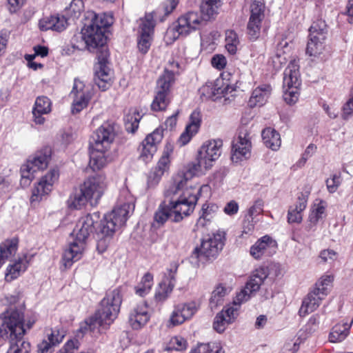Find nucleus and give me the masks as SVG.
<instances>
[{"mask_svg": "<svg viewBox=\"0 0 353 353\" xmlns=\"http://www.w3.org/2000/svg\"><path fill=\"white\" fill-rule=\"evenodd\" d=\"M134 208V205L132 203H124L105 214L103 220L100 219L99 212L81 217L72 233L74 239L63 254L62 261L65 268H70L82 257L86 248V241L94 231L97 238V249L99 253L104 252L115 231L125 224L130 212L133 211Z\"/></svg>", "mask_w": 353, "mask_h": 353, "instance_id": "nucleus-1", "label": "nucleus"}, {"mask_svg": "<svg viewBox=\"0 0 353 353\" xmlns=\"http://www.w3.org/2000/svg\"><path fill=\"white\" fill-rule=\"evenodd\" d=\"M86 22L81 30V46L79 48H87L90 51L97 49L98 62L94 66V83L102 91L107 90L111 85V74L107 64L109 52L106 44L105 29L112 23V18L105 19L93 12H88Z\"/></svg>", "mask_w": 353, "mask_h": 353, "instance_id": "nucleus-2", "label": "nucleus"}, {"mask_svg": "<svg viewBox=\"0 0 353 353\" xmlns=\"http://www.w3.org/2000/svg\"><path fill=\"white\" fill-rule=\"evenodd\" d=\"M184 183L182 179H176L165 190V200L154 214V225H163L168 220L174 223L181 221L193 212L201 192H208L210 190L208 185H203L199 188H186L181 193Z\"/></svg>", "mask_w": 353, "mask_h": 353, "instance_id": "nucleus-3", "label": "nucleus"}, {"mask_svg": "<svg viewBox=\"0 0 353 353\" xmlns=\"http://www.w3.org/2000/svg\"><path fill=\"white\" fill-rule=\"evenodd\" d=\"M121 302L119 289L108 292L101 300L100 307L95 314L81 324L79 331L83 334L88 331L94 332L97 329L99 332H101V328L107 329L117 319Z\"/></svg>", "mask_w": 353, "mask_h": 353, "instance_id": "nucleus-4", "label": "nucleus"}, {"mask_svg": "<svg viewBox=\"0 0 353 353\" xmlns=\"http://www.w3.org/2000/svg\"><path fill=\"white\" fill-rule=\"evenodd\" d=\"M223 141L221 139H212L205 141L201 147L197 163L190 166L184 177L188 180L194 175L205 173L212 167V162L217 160L222 152Z\"/></svg>", "mask_w": 353, "mask_h": 353, "instance_id": "nucleus-5", "label": "nucleus"}, {"mask_svg": "<svg viewBox=\"0 0 353 353\" xmlns=\"http://www.w3.org/2000/svg\"><path fill=\"white\" fill-rule=\"evenodd\" d=\"M26 330L23 315L16 310H9L0 315V337L10 341L23 338Z\"/></svg>", "mask_w": 353, "mask_h": 353, "instance_id": "nucleus-6", "label": "nucleus"}, {"mask_svg": "<svg viewBox=\"0 0 353 353\" xmlns=\"http://www.w3.org/2000/svg\"><path fill=\"white\" fill-rule=\"evenodd\" d=\"M225 244V232L218 230L210 235L208 239L202 241L201 246L196 247L192 252L190 259L192 263L198 264L199 262L215 259Z\"/></svg>", "mask_w": 353, "mask_h": 353, "instance_id": "nucleus-7", "label": "nucleus"}, {"mask_svg": "<svg viewBox=\"0 0 353 353\" xmlns=\"http://www.w3.org/2000/svg\"><path fill=\"white\" fill-rule=\"evenodd\" d=\"M252 137L250 127L243 123V120H241V124L238 128L237 136L232 141L231 159L233 162L239 163L250 157Z\"/></svg>", "mask_w": 353, "mask_h": 353, "instance_id": "nucleus-8", "label": "nucleus"}, {"mask_svg": "<svg viewBox=\"0 0 353 353\" xmlns=\"http://www.w3.org/2000/svg\"><path fill=\"white\" fill-rule=\"evenodd\" d=\"M209 19L208 17L201 16L196 12H188L178 19L176 25L173 28L167 31L166 37H172L175 40L179 35L186 36L200 28L204 21Z\"/></svg>", "mask_w": 353, "mask_h": 353, "instance_id": "nucleus-9", "label": "nucleus"}, {"mask_svg": "<svg viewBox=\"0 0 353 353\" xmlns=\"http://www.w3.org/2000/svg\"><path fill=\"white\" fill-rule=\"evenodd\" d=\"M50 154V149L46 148L35 153L27 161L26 163L21 167V184L22 185L28 186L34 179V174L37 171L43 170L48 167Z\"/></svg>", "mask_w": 353, "mask_h": 353, "instance_id": "nucleus-10", "label": "nucleus"}, {"mask_svg": "<svg viewBox=\"0 0 353 353\" xmlns=\"http://www.w3.org/2000/svg\"><path fill=\"white\" fill-rule=\"evenodd\" d=\"M174 81V71L165 69L163 74L159 78L154 99L151 104L153 111L165 110L170 103V87Z\"/></svg>", "mask_w": 353, "mask_h": 353, "instance_id": "nucleus-11", "label": "nucleus"}, {"mask_svg": "<svg viewBox=\"0 0 353 353\" xmlns=\"http://www.w3.org/2000/svg\"><path fill=\"white\" fill-rule=\"evenodd\" d=\"M155 21L152 13L145 14L139 21L137 47L142 54H146L152 42Z\"/></svg>", "mask_w": 353, "mask_h": 353, "instance_id": "nucleus-12", "label": "nucleus"}, {"mask_svg": "<svg viewBox=\"0 0 353 353\" xmlns=\"http://www.w3.org/2000/svg\"><path fill=\"white\" fill-rule=\"evenodd\" d=\"M116 136L113 123H104L92 136L91 147L97 151H108Z\"/></svg>", "mask_w": 353, "mask_h": 353, "instance_id": "nucleus-13", "label": "nucleus"}, {"mask_svg": "<svg viewBox=\"0 0 353 353\" xmlns=\"http://www.w3.org/2000/svg\"><path fill=\"white\" fill-rule=\"evenodd\" d=\"M70 96L73 99L72 112L77 114L87 107L92 98V92L89 85H85L79 79H75Z\"/></svg>", "mask_w": 353, "mask_h": 353, "instance_id": "nucleus-14", "label": "nucleus"}, {"mask_svg": "<svg viewBox=\"0 0 353 353\" xmlns=\"http://www.w3.org/2000/svg\"><path fill=\"white\" fill-rule=\"evenodd\" d=\"M263 0H252L250 5V17L248 23V33L250 39H256L260 34L261 22L264 18Z\"/></svg>", "mask_w": 353, "mask_h": 353, "instance_id": "nucleus-15", "label": "nucleus"}, {"mask_svg": "<svg viewBox=\"0 0 353 353\" xmlns=\"http://www.w3.org/2000/svg\"><path fill=\"white\" fill-rule=\"evenodd\" d=\"M87 196L91 199V204H96L101 198L106 188V177L103 174H96L89 177L81 185Z\"/></svg>", "mask_w": 353, "mask_h": 353, "instance_id": "nucleus-16", "label": "nucleus"}, {"mask_svg": "<svg viewBox=\"0 0 353 353\" xmlns=\"http://www.w3.org/2000/svg\"><path fill=\"white\" fill-rule=\"evenodd\" d=\"M221 80L217 79L214 82H207L199 90L200 98L202 101H216L221 97H225L228 93H232L234 89L229 85H221Z\"/></svg>", "mask_w": 353, "mask_h": 353, "instance_id": "nucleus-17", "label": "nucleus"}, {"mask_svg": "<svg viewBox=\"0 0 353 353\" xmlns=\"http://www.w3.org/2000/svg\"><path fill=\"white\" fill-rule=\"evenodd\" d=\"M163 137V129L158 128L147 135L142 141L139 159L144 162L150 161L157 152V145Z\"/></svg>", "mask_w": 353, "mask_h": 353, "instance_id": "nucleus-18", "label": "nucleus"}, {"mask_svg": "<svg viewBox=\"0 0 353 353\" xmlns=\"http://www.w3.org/2000/svg\"><path fill=\"white\" fill-rule=\"evenodd\" d=\"M198 307L194 301L176 305L170 314L169 322L173 326L183 323L196 312Z\"/></svg>", "mask_w": 353, "mask_h": 353, "instance_id": "nucleus-19", "label": "nucleus"}, {"mask_svg": "<svg viewBox=\"0 0 353 353\" xmlns=\"http://www.w3.org/2000/svg\"><path fill=\"white\" fill-rule=\"evenodd\" d=\"M59 173L55 170H50L43 176L32 190L31 201H38L42 196L49 194L54 182L58 179Z\"/></svg>", "mask_w": 353, "mask_h": 353, "instance_id": "nucleus-20", "label": "nucleus"}, {"mask_svg": "<svg viewBox=\"0 0 353 353\" xmlns=\"http://www.w3.org/2000/svg\"><path fill=\"white\" fill-rule=\"evenodd\" d=\"M276 248V242L270 236L265 235L258 239L250 249V255L255 259H261L263 256H270L272 250Z\"/></svg>", "mask_w": 353, "mask_h": 353, "instance_id": "nucleus-21", "label": "nucleus"}, {"mask_svg": "<svg viewBox=\"0 0 353 353\" xmlns=\"http://www.w3.org/2000/svg\"><path fill=\"white\" fill-rule=\"evenodd\" d=\"M69 19L59 14L44 17L39 20V28L41 31H63L68 26Z\"/></svg>", "mask_w": 353, "mask_h": 353, "instance_id": "nucleus-22", "label": "nucleus"}, {"mask_svg": "<svg viewBox=\"0 0 353 353\" xmlns=\"http://www.w3.org/2000/svg\"><path fill=\"white\" fill-rule=\"evenodd\" d=\"M170 153L168 151L163 152L155 168L150 173L148 183L150 187L156 185L160 181L163 174L167 172L170 166Z\"/></svg>", "mask_w": 353, "mask_h": 353, "instance_id": "nucleus-23", "label": "nucleus"}, {"mask_svg": "<svg viewBox=\"0 0 353 353\" xmlns=\"http://www.w3.org/2000/svg\"><path fill=\"white\" fill-rule=\"evenodd\" d=\"M149 319L150 316L145 303L137 305L130 312L129 316V323L134 330L141 328L147 323Z\"/></svg>", "mask_w": 353, "mask_h": 353, "instance_id": "nucleus-24", "label": "nucleus"}, {"mask_svg": "<svg viewBox=\"0 0 353 353\" xmlns=\"http://www.w3.org/2000/svg\"><path fill=\"white\" fill-rule=\"evenodd\" d=\"M65 336V332L62 330H52L50 334H48L47 338L44 339L37 345L38 353H50L54 346L60 343Z\"/></svg>", "mask_w": 353, "mask_h": 353, "instance_id": "nucleus-25", "label": "nucleus"}, {"mask_svg": "<svg viewBox=\"0 0 353 353\" xmlns=\"http://www.w3.org/2000/svg\"><path fill=\"white\" fill-rule=\"evenodd\" d=\"M51 101L46 96H40L36 99L32 110L34 121L37 124H43L45 122L43 114L51 112Z\"/></svg>", "mask_w": 353, "mask_h": 353, "instance_id": "nucleus-26", "label": "nucleus"}, {"mask_svg": "<svg viewBox=\"0 0 353 353\" xmlns=\"http://www.w3.org/2000/svg\"><path fill=\"white\" fill-rule=\"evenodd\" d=\"M201 115L198 111H194L190 117V123L187 125L185 132L179 137V141L184 145L198 132L201 125Z\"/></svg>", "mask_w": 353, "mask_h": 353, "instance_id": "nucleus-27", "label": "nucleus"}, {"mask_svg": "<svg viewBox=\"0 0 353 353\" xmlns=\"http://www.w3.org/2000/svg\"><path fill=\"white\" fill-rule=\"evenodd\" d=\"M283 87L300 86L299 65L296 60L290 62L284 71Z\"/></svg>", "mask_w": 353, "mask_h": 353, "instance_id": "nucleus-28", "label": "nucleus"}, {"mask_svg": "<svg viewBox=\"0 0 353 353\" xmlns=\"http://www.w3.org/2000/svg\"><path fill=\"white\" fill-rule=\"evenodd\" d=\"M263 281H259V279L253 276V274L250 276L249 281L246 283L245 287L242 290L236 297L234 301V303L241 304L243 302L247 301L250 298L252 293L256 292L260 288V286Z\"/></svg>", "mask_w": 353, "mask_h": 353, "instance_id": "nucleus-29", "label": "nucleus"}, {"mask_svg": "<svg viewBox=\"0 0 353 353\" xmlns=\"http://www.w3.org/2000/svg\"><path fill=\"white\" fill-rule=\"evenodd\" d=\"M263 281H259V279L253 276V274L250 276L249 281L246 283L245 287L242 290L236 297L234 301V303L241 304L243 302L247 301L250 298L252 293L256 292L260 288V286Z\"/></svg>", "mask_w": 353, "mask_h": 353, "instance_id": "nucleus-30", "label": "nucleus"}, {"mask_svg": "<svg viewBox=\"0 0 353 353\" xmlns=\"http://www.w3.org/2000/svg\"><path fill=\"white\" fill-rule=\"evenodd\" d=\"M272 92L269 85H263L255 88L250 98L248 104L251 108L261 106L265 103Z\"/></svg>", "mask_w": 353, "mask_h": 353, "instance_id": "nucleus-31", "label": "nucleus"}, {"mask_svg": "<svg viewBox=\"0 0 353 353\" xmlns=\"http://www.w3.org/2000/svg\"><path fill=\"white\" fill-rule=\"evenodd\" d=\"M323 299L324 297H321L314 290L310 292L303 300L301 307L299 311L300 316H305L309 313L314 312L319 306L321 301Z\"/></svg>", "mask_w": 353, "mask_h": 353, "instance_id": "nucleus-32", "label": "nucleus"}, {"mask_svg": "<svg viewBox=\"0 0 353 353\" xmlns=\"http://www.w3.org/2000/svg\"><path fill=\"white\" fill-rule=\"evenodd\" d=\"M353 319L350 323H343L335 325L329 334V341L331 343H339L343 341L350 334Z\"/></svg>", "mask_w": 353, "mask_h": 353, "instance_id": "nucleus-33", "label": "nucleus"}, {"mask_svg": "<svg viewBox=\"0 0 353 353\" xmlns=\"http://www.w3.org/2000/svg\"><path fill=\"white\" fill-rule=\"evenodd\" d=\"M263 143L272 150H277L281 146V141L279 133L272 128H265L261 133Z\"/></svg>", "mask_w": 353, "mask_h": 353, "instance_id": "nucleus-34", "label": "nucleus"}, {"mask_svg": "<svg viewBox=\"0 0 353 353\" xmlns=\"http://www.w3.org/2000/svg\"><path fill=\"white\" fill-rule=\"evenodd\" d=\"M28 263L29 261L27 254L20 257L17 261H15L14 263L9 265L8 272L6 274V279L8 280L17 279L21 272L26 271Z\"/></svg>", "mask_w": 353, "mask_h": 353, "instance_id": "nucleus-35", "label": "nucleus"}, {"mask_svg": "<svg viewBox=\"0 0 353 353\" xmlns=\"http://www.w3.org/2000/svg\"><path fill=\"white\" fill-rule=\"evenodd\" d=\"M316 201L313 204L309 215L310 228L316 225L321 219L325 216L326 202L323 200H316Z\"/></svg>", "mask_w": 353, "mask_h": 353, "instance_id": "nucleus-36", "label": "nucleus"}, {"mask_svg": "<svg viewBox=\"0 0 353 353\" xmlns=\"http://www.w3.org/2000/svg\"><path fill=\"white\" fill-rule=\"evenodd\" d=\"M18 240L16 239H7L0 244V267L17 250Z\"/></svg>", "mask_w": 353, "mask_h": 353, "instance_id": "nucleus-37", "label": "nucleus"}, {"mask_svg": "<svg viewBox=\"0 0 353 353\" xmlns=\"http://www.w3.org/2000/svg\"><path fill=\"white\" fill-rule=\"evenodd\" d=\"M218 210V206L214 204H204L202 206L201 209V214L200 215L197 222L196 226L197 228H203L206 225L207 222L211 221L212 219L214 216L216 211Z\"/></svg>", "mask_w": 353, "mask_h": 353, "instance_id": "nucleus-38", "label": "nucleus"}, {"mask_svg": "<svg viewBox=\"0 0 353 353\" xmlns=\"http://www.w3.org/2000/svg\"><path fill=\"white\" fill-rule=\"evenodd\" d=\"M108 151H97L92 148L90 152V166L94 170H99L103 168L107 163L105 153Z\"/></svg>", "mask_w": 353, "mask_h": 353, "instance_id": "nucleus-39", "label": "nucleus"}, {"mask_svg": "<svg viewBox=\"0 0 353 353\" xmlns=\"http://www.w3.org/2000/svg\"><path fill=\"white\" fill-rule=\"evenodd\" d=\"M153 285V276L147 272L143 276L141 282L135 287V293L139 296L143 297L148 294Z\"/></svg>", "mask_w": 353, "mask_h": 353, "instance_id": "nucleus-40", "label": "nucleus"}, {"mask_svg": "<svg viewBox=\"0 0 353 353\" xmlns=\"http://www.w3.org/2000/svg\"><path fill=\"white\" fill-rule=\"evenodd\" d=\"M10 346L6 353H30L31 345L23 338L10 341Z\"/></svg>", "mask_w": 353, "mask_h": 353, "instance_id": "nucleus-41", "label": "nucleus"}, {"mask_svg": "<svg viewBox=\"0 0 353 353\" xmlns=\"http://www.w3.org/2000/svg\"><path fill=\"white\" fill-rule=\"evenodd\" d=\"M88 201L91 203V199L90 197L87 196L86 192L83 191L81 187L80 190L71 196L68 200L70 206L75 209H80Z\"/></svg>", "mask_w": 353, "mask_h": 353, "instance_id": "nucleus-42", "label": "nucleus"}, {"mask_svg": "<svg viewBox=\"0 0 353 353\" xmlns=\"http://www.w3.org/2000/svg\"><path fill=\"white\" fill-rule=\"evenodd\" d=\"M325 39H320L316 36L310 35V39L306 48V53L310 56L316 57L320 54L323 50V41Z\"/></svg>", "mask_w": 353, "mask_h": 353, "instance_id": "nucleus-43", "label": "nucleus"}, {"mask_svg": "<svg viewBox=\"0 0 353 353\" xmlns=\"http://www.w3.org/2000/svg\"><path fill=\"white\" fill-rule=\"evenodd\" d=\"M228 294V289L221 284L218 285L212 292L210 305L212 309L223 303V298Z\"/></svg>", "mask_w": 353, "mask_h": 353, "instance_id": "nucleus-44", "label": "nucleus"}, {"mask_svg": "<svg viewBox=\"0 0 353 353\" xmlns=\"http://www.w3.org/2000/svg\"><path fill=\"white\" fill-rule=\"evenodd\" d=\"M333 276L332 275H323L318 282L316 283V286L313 290L321 297H325L328 294L329 286L333 281Z\"/></svg>", "mask_w": 353, "mask_h": 353, "instance_id": "nucleus-45", "label": "nucleus"}, {"mask_svg": "<svg viewBox=\"0 0 353 353\" xmlns=\"http://www.w3.org/2000/svg\"><path fill=\"white\" fill-rule=\"evenodd\" d=\"M141 119L139 113L137 111L130 112L125 116L124 122L125 130L134 133L139 127V123Z\"/></svg>", "mask_w": 353, "mask_h": 353, "instance_id": "nucleus-46", "label": "nucleus"}, {"mask_svg": "<svg viewBox=\"0 0 353 353\" xmlns=\"http://www.w3.org/2000/svg\"><path fill=\"white\" fill-rule=\"evenodd\" d=\"M309 31L310 35L316 36L320 39H325L327 33V25L325 21L318 19L313 22Z\"/></svg>", "mask_w": 353, "mask_h": 353, "instance_id": "nucleus-47", "label": "nucleus"}, {"mask_svg": "<svg viewBox=\"0 0 353 353\" xmlns=\"http://www.w3.org/2000/svg\"><path fill=\"white\" fill-rule=\"evenodd\" d=\"M239 44V40L236 33L232 30H228L225 32V48L231 54H234L237 51V46Z\"/></svg>", "mask_w": 353, "mask_h": 353, "instance_id": "nucleus-48", "label": "nucleus"}, {"mask_svg": "<svg viewBox=\"0 0 353 353\" xmlns=\"http://www.w3.org/2000/svg\"><path fill=\"white\" fill-rule=\"evenodd\" d=\"M220 0H203L201 5V12L202 15L210 19L214 14L219 7Z\"/></svg>", "mask_w": 353, "mask_h": 353, "instance_id": "nucleus-49", "label": "nucleus"}, {"mask_svg": "<svg viewBox=\"0 0 353 353\" xmlns=\"http://www.w3.org/2000/svg\"><path fill=\"white\" fill-rule=\"evenodd\" d=\"M172 290V284H167V281H163L159 284V288L155 292L154 300L157 302L165 301L171 294Z\"/></svg>", "mask_w": 353, "mask_h": 353, "instance_id": "nucleus-50", "label": "nucleus"}, {"mask_svg": "<svg viewBox=\"0 0 353 353\" xmlns=\"http://www.w3.org/2000/svg\"><path fill=\"white\" fill-rule=\"evenodd\" d=\"M84 5L82 0H72L68 8H66L67 14L69 15V19L73 20L78 19L82 11L83 10Z\"/></svg>", "mask_w": 353, "mask_h": 353, "instance_id": "nucleus-51", "label": "nucleus"}, {"mask_svg": "<svg viewBox=\"0 0 353 353\" xmlns=\"http://www.w3.org/2000/svg\"><path fill=\"white\" fill-rule=\"evenodd\" d=\"M299 86H286L283 87V99L284 101L290 104H294L299 99Z\"/></svg>", "mask_w": 353, "mask_h": 353, "instance_id": "nucleus-52", "label": "nucleus"}, {"mask_svg": "<svg viewBox=\"0 0 353 353\" xmlns=\"http://www.w3.org/2000/svg\"><path fill=\"white\" fill-rule=\"evenodd\" d=\"M230 323H231L230 318L225 317L224 313H219L214 319L213 327L216 331L221 333Z\"/></svg>", "mask_w": 353, "mask_h": 353, "instance_id": "nucleus-53", "label": "nucleus"}, {"mask_svg": "<svg viewBox=\"0 0 353 353\" xmlns=\"http://www.w3.org/2000/svg\"><path fill=\"white\" fill-rule=\"evenodd\" d=\"M187 345V341L184 338L181 336H174L171 339L169 346L166 347V350L181 351L186 349Z\"/></svg>", "mask_w": 353, "mask_h": 353, "instance_id": "nucleus-54", "label": "nucleus"}, {"mask_svg": "<svg viewBox=\"0 0 353 353\" xmlns=\"http://www.w3.org/2000/svg\"><path fill=\"white\" fill-rule=\"evenodd\" d=\"M341 183L340 174H334L326 180V186L330 193L335 192Z\"/></svg>", "mask_w": 353, "mask_h": 353, "instance_id": "nucleus-55", "label": "nucleus"}, {"mask_svg": "<svg viewBox=\"0 0 353 353\" xmlns=\"http://www.w3.org/2000/svg\"><path fill=\"white\" fill-rule=\"evenodd\" d=\"M317 147L316 145L313 143H310L305 149V152L302 154L301 158L299 159V161L297 163L298 166L302 167L303 166L307 160L312 157L314 153L316 152Z\"/></svg>", "mask_w": 353, "mask_h": 353, "instance_id": "nucleus-56", "label": "nucleus"}, {"mask_svg": "<svg viewBox=\"0 0 353 353\" xmlns=\"http://www.w3.org/2000/svg\"><path fill=\"white\" fill-rule=\"evenodd\" d=\"M79 342L77 339H71L64 345V346L60 349L56 353H75L79 350Z\"/></svg>", "mask_w": 353, "mask_h": 353, "instance_id": "nucleus-57", "label": "nucleus"}, {"mask_svg": "<svg viewBox=\"0 0 353 353\" xmlns=\"http://www.w3.org/2000/svg\"><path fill=\"white\" fill-rule=\"evenodd\" d=\"M263 204L264 202L262 199H258L256 200L254 204L249 208L248 215L253 219L254 216L260 214L263 212Z\"/></svg>", "mask_w": 353, "mask_h": 353, "instance_id": "nucleus-58", "label": "nucleus"}, {"mask_svg": "<svg viewBox=\"0 0 353 353\" xmlns=\"http://www.w3.org/2000/svg\"><path fill=\"white\" fill-rule=\"evenodd\" d=\"M303 220L302 213L295 210L293 207H290L288 212V222L289 223H300Z\"/></svg>", "mask_w": 353, "mask_h": 353, "instance_id": "nucleus-59", "label": "nucleus"}, {"mask_svg": "<svg viewBox=\"0 0 353 353\" xmlns=\"http://www.w3.org/2000/svg\"><path fill=\"white\" fill-rule=\"evenodd\" d=\"M319 257L323 262L331 263L337 259V253L333 250H323L320 252Z\"/></svg>", "mask_w": 353, "mask_h": 353, "instance_id": "nucleus-60", "label": "nucleus"}, {"mask_svg": "<svg viewBox=\"0 0 353 353\" xmlns=\"http://www.w3.org/2000/svg\"><path fill=\"white\" fill-rule=\"evenodd\" d=\"M353 111V97H350L343 105L341 117L343 119L347 120L351 118Z\"/></svg>", "mask_w": 353, "mask_h": 353, "instance_id": "nucleus-61", "label": "nucleus"}, {"mask_svg": "<svg viewBox=\"0 0 353 353\" xmlns=\"http://www.w3.org/2000/svg\"><path fill=\"white\" fill-rule=\"evenodd\" d=\"M211 63L213 67L221 70L226 65L227 61L223 55L216 54L212 58Z\"/></svg>", "mask_w": 353, "mask_h": 353, "instance_id": "nucleus-62", "label": "nucleus"}, {"mask_svg": "<svg viewBox=\"0 0 353 353\" xmlns=\"http://www.w3.org/2000/svg\"><path fill=\"white\" fill-rule=\"evenodd\" d=\"M252 274H253V276L255 278L259 279V281H264L269 275V269L268 267L261 266L255 269Z\"/></svg>", "mask_w": 353, "mask_h": 353, "instance_id": "nucleus-63", "label": "nucleus"}, {"mask_svg": "<svg viewBox=\"0 0 353 353\" xmlns=\"http://www.w3.org/2000/svg\"><path fill=\"white\" fill-rule=\"evenodd\" d=\"M239 205L235 201H230L224 208V212L230 216L234 215L238 212Z\"/></svg>", "mask_w": 353, "mask_h": 353, "instance_id": "nucleus-64", "label": "nucleus"}]
</instances>
